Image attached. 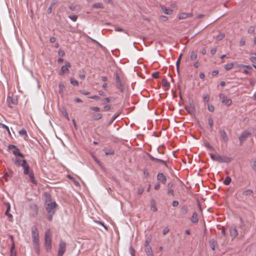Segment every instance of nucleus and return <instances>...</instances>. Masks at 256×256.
I'll return each instance as SVG.
<instances>
[{
	"instance_id": "11",
	"label": "nucleus",
	"mask_w": 256,
	"mask_h": 256,
	"mask_svg": "<svg viewBox=\"0 0 256 256\" xmlns=\"http://www.w3.org/2000/svg\"><path fill=\"white\" fill-rule=\"evenodd\" d=\"M7 103L10 108H12L14 105L17 104L16 100H12L10 96H8L6 100Z\"/></svg>"
},
{
	"instance_id": "26",
	"label": "nucleus",
	"mask_w": 256,
	"mask_h": 256,
	"mask_svg": "<svg viewBox=\"0 0 256 256\" xmlns=\"http://www.w3.org/2000/svg\"><path fill=\"white\" fill-rule=\"evenodd\" d=\"M230 182H231V178L230 176H228L226 178V179L224 182V184L226 186H228L230 184Z\"/></svg>"
},
{
	"instance_id": "14",
	"label": "nucleus",
	"mask_w": 256,
	"mask_h": 256,
	"mask_svg": "<svg viewBox=\"0 0 256 256\" xmlns=\"http://www.w3.org/2000/svg\"><path fill=\"white\" fill-rule=\"evenodd\" d=\"M192 14L190 13L186 12H181L178 15V19L179 20H183L187 18L192 17Z\"/></svg>"
},
{
	"instance_id": "29",
	"label": "nucleus",
	"mask_w": 256,
	"mask_h": 256,
	"mask_svg": "<svg viewBox=\"0 0 256 256\" xmlns=\"http://www.w3.org/2000/svg\"><path fill=\"white\" fill-rule=\"evenodd\" d=\"M62 116L69 120L68 114L66 110H64L62 111Z\"/></svg>"
},
{
	"instance_id": "8",
	"label": "nucleus",
	"mask_w": 256,
	"mask_h": 256,
	"mask_svg": "<svg viewBox=\"0 0 256 256\" xmlns=\"http://www.w3.org/2000/svg\"><path fill=\"white\" fill-rule=\"evenodd\" d=\"M219 98L221 100L222 103L224 104L226 106H230L232 104V100L230 98H228L224 94H219Z\"/></svg>"
},
{
	"instance_id": "35",
	"label": "nucleus",
	"mask_w": 256,
	"mask_h": 256,
	"mask_svg": "<svg viewBox=\"0 0 256 256\" xmlns=\"http://www.w3.org/2000/svg\"><path fill=\"white\" fill-rule=\"evenodd\" d=\"M104 152L106 155H111L114 154V151L113 150H104Z\"/></svg>"
},
{
	"instance_id": "61",
	"label": "nucleus",
	"mask_w": 256,
	"mask_h": 256,
	"mask_svg": "<svg viewBox=\"0 0 256 256\" xmlns=\"http://www.w3.org/2000/svg\"><path fill=\"white\" fill-rule=\"evenodd\" d=\"M90 98L94 99V100H98L99 99L100 97L98 96H92L90 97Z\"/></svg>"
},
{
	"instance_id": "1",
	"label": "nucleus",
	"mask_w": 256,
	"mask_h": 256,
	"mask_svg": "<svg viewBox=\"0 0 256 256\" xmlns=\"http://www.w3.org/2000/svg\"><path fill=\"white\" fill-rule=\"evenodd\" d=\"M44 246L47 252L52 250V234L50 229L46 230L44 234Z\"/></svg>"
},
{
	"instance_id": "40",
	"label": "nucleus",
	"mask_w": 256,
	"mask_h": 256,
	"mask_svg": "<svg viewBox=\"0 0 256 256\" xmlns=\"http://www.w3.org/2000/svg\"><path fill=\"white\" fill-rule=\"evenodd\" d=\"M248 32L250 34H253L254 32V28L253 26H250L248 29Z\"/></svg>"
},
{
	"instance_id": "32",
	"label": "nucleus",
	"mask_w": 256,
	"mask_h": 256,
	"mask_svg": "<svg viewBox=\"0 0 256 256\" xmlns=\"http://www.w3.org/2000/svg\"><path fill=\"white\" fill-rule=\"evenodd\" d=\"M210 248L212 250H214L216 246V242L214 240H212L210 242Z\"/></svg>"
},
{
	"instance_id": "54",
	"label": "nucleus",
	"mask_w": 256,
	"mask_h": 256,
	"mask_svg": "<svg viewBox=\"0 0 256 256\" xmlns=\"http://www.w3.org/2000/svg\"><path fill=\"white\" fill-rule=\"evenodd\" d=\"M240 45L242 46L245 44V40L244 38H242L240 42Z\"/></svg>"
},
{
	"instance_id": "49",
	"label": "nucleus",
	"mask_w": 256,
	"mask_h": 256,
	"mask_svg": "<svg viewBox=\"0 0 256 256\" xmlns=\"http://www.w3.org/2000/svg\"><path fill=\"white\" fill-rule=\"evenodd\" d=\"M58 54L60 56H64L65 55V52L62 50H60L58 51Z\"/></svg>"
},
{
	"instance_id": "60",
	"label": "nucleus",
	"mask_w": 256,
	"mask_h": 256,
	"mask_svg": "<svg viewBox=\"0 0 256 256\" xmlns=\"http://www.w3.org/2000/svg\"><path fill=\"white\" fill-rule=\"evenodd\" d=\"M79 76L82 79H84L86 77L85 74L84 72L80 74Z\"/></svg>"
},
{
	"instance_id": "64",
	"label": "nucleus",
	"mask_w": 256,
	"mask_h": 256,
	"mask_svg": "<svg viewBox=\"0 0 256 256\" xmlns=\"http://www.w3.org/2000/svg\"><path fill=\"white\" fill-rule=\"evenodd\" d=\"M252 168L254 170H256V160L254 162Z\"/></svg>"
},
{
	"instance_id": "42",
	"label": "nucleus",
	"mask_w": 256,
	"mask_h": 256,
	"mask_svg": "<svg viewBox=\"0 0 256 256\" xmlns=\"http://www.w3.org/2000/svg\"><path fill=\"white\" fill-rule=\"evenodd\" d=\"M111 108V106L110 104H106L104 106V111H108L110 110Z\"/></svg>"
},
{
	"instance_id": "12",
	"label": "nucleus",
	"mask_w": 256,
	"mask_h": 256,
	"mask_svg": "<svg viewBox=\"0 0 256 256\" xmlns=\"http://www.w3.org/2000/svg\"><path fill=\"white\" fill-rule=\"evenodd\" d=\"M230 236L233 238H236L238 235V232L236 227H231L230 228Z\"/></svg>"
},
{
	"instance_id": "24",
	"label": "nucleus",
	"mask_w": 256,
	"mask_h": 256,
	"mask_svg": "<svg viewBox=\"0 0 256 256\" xmlns=\"http://www.w3.org/2000/svg\"><path fill=\"white\" fill-rule=\"evenodd\" d=\"M59 93L60 94H63L64 90L65 88V86L62 83L60 82L59 84Z\"/></svg>"
},
{
	"instance_id": "36",
	"label": "nucleus",
	"mask_w": 256,
	"mask_h": 256,
	"mask_svg": "<svg viewBox=\"0 0 256 256\" xmlns=\"http://www.w3.org/2000/svg\"><path fill=\"white\" fill-rule=\"evenodd\" d=\"M70 83L74 86H78V82L77 80H74L73 78L70 79Z\"/></svg>"
},
{
	"instance_id": "3",
	"label": "nucleus",
	"mask_w": 256,
	"mask_h": 256,
	"mask_svg": "<svg viewBox=\"0 0 256 256\" xmlns=\"http://www.w3.org/2000/svg\"><path fill=\"white\" fill-rule=\"evenodd\" d=\"M24 174L28 175L30 182L34 184H37V181L35 178L34 174L32 170H30V166H26L24 169Z\"/></svg>"
},
{
	"instance_id": "2",
	"label": "nucleus",
	"mask_w": 256,
	"mask_h": 256,
	"mask_svg": "<svg viewBox=\"0 0 256 256\" xmlns=\"http://www.w3.org/2000/svg\"><path fill=\"white\" fill-rule=\"evenodd\" d=\"M210 158L214 161H216L218 162H230L231 161V159L230 158L220 156V154H210Z\"/></svg>"
},
{
	"instance_id": "31",
	"label": "nucleus",
	"mask_w": 256,
	"mask_h": 256,
	"mask_svg": "<svg viewBox=\"0 0 256 256\" xmlns=\"http://www.w3.org/2000/svg\"><path fill=\"white\" fill-rule=\"evenodd\" d=\"M250 60L253 63L256 62V53L252 54Z\"/></svg>"
},
{
	"instance_id": "4",
	"label": "nucleus",
	"mask_w": 256,
	"mask_h": 256,
	"mask_svg": "<svg viewBox=\"0 0 256 256\" xmlns=\"http://www.w3.org/2000/svg\"><path fill=\"white\" fill-rule=\"evenodd\" d=\"M32 236L33 242L36 246L39 245V235L38 230L36 226L32 228Z\"/></svg>"
},
{
	"instance_id": "16",
	"label": "nucleus",
	"mask_w": 256,
	"mask_h": 256,
	"mask_svg": "<svg viewBox=\"0 0 256 256\" xmlns=\"http://www.w3.org/2000/svg\"><path fill=\"white\" fill-rule=\"evenodd\" d=\"M162 12L166 14L171 15L173 12V10L172 9L166 8L164 6H161Z\"/></svg>"
},
{
	"instance_id": "58",
	"label": "nucleus",
	"mask_w": 256,
	"mask_h": 256,
	"mask_svg": "<svg viewBox=\"0 0 256 256\" xmlns=\"http://www.w3.org/2000/svg\"><path fill=\"white\" fill-rule=\"evenodd\" d=\"M206 146L210 150L213 149V148L212 147V146L208 143H206Z\"/></svg>"
},
{
	"instance_id": "21",
	"label": "nucleus",
	"mask_w": 256,
	"mask_h": 256,
	"mask_svg": "<svg viewBox=\"0 0 256 256\" xmlns=\"http://www.w3.org/2000/svg\"><path fill=\"white\" fill-rule=\"evenodd\" d=\"M150 210L152 212L157 210L156 204L154 200H152L150 202Z\"/></svg>"
},
{
	"instance_id": "19",
	"label": "nucleus",
	"mask_w": 256,
	"mask_h": 256,
	"mask_svg": "<svg viewBox=\"0 0 256 256\" xmlns=\"http://www.w3.org/2000/svg\"><path fill=\"white\" fill-rule=\"evenodd\" d=\"M248 135H249V133L248 132H244L242 134L240 135V136L239 138V139H240V142L241 144L245 140V139L246 138H248Z\"/></svg>"
},
{
	"instance_id": "38",
	"label": "nucleus",
	"mask_w": 256,
	"mask_h": 256,
	"mask_svg": "<svg viewBox=\"0 0 256 256\" xmlns=\"http://www.w3.org/2000/svg\"><path fill=\"white\" fill-rule=\"evenodd\" d=\"M112 100V98H106L102 100L103 103H109Z\"/></svg>"
},
{
	"instance_id": "15",
	"label": "nucleus",
	"mask_w": 256,
	"mask_h": 256,
	"mask_svg": "<svg viewBox=\"0 0 256 256\" xmlns=\"http://www.w3.org/2000/svg\"><path fill=\"white\" fill-rule=\"evenodd\" d=\"M116 86L120 90L121 92H122V84L120 81V78L119 76L118 75V74H116Z\"/></svg>"
},
{
	"instance_id": "50",
	"label": "nucleus",
	"mask_w": 256,
	"mask_h": 256,
	"mask_svg": "<svg viewBox=\"0 0 256 256\" xmlns=\"http://www.w3.org/2000/svg\"><path fill=\"white\" fill-rule=\"evenodd\" d=\"M10 239H11L12 241V246L11 247V248H10V250L12 251L14 248V237L12 236H10Z\"/></svg>"
},
{
	"instance_id": "62",
	"label": "nucleus",
	"mask_w": 256,
	"mask_h": 256,
	"mask_svg": "<svg viewBox=\"0 0 256 256\" xmlns=\"http://www.w3.org/2000/svg\"><path fill=\"white\" fill-rule=\"evenodd\" d=\"M221 233L224 236L226 235V230H225V228H222V230H221Z\"/></svg>"
},
{
	"instance_id": "39",
	"label": "nucleus",
	"mask_w": 256,
	"mask_h": 256,
	"mask_svg": "<svg viewBox=\"0 0 256 256\" xmlns=\"http://www.w3.org/2000/svg\"><path fill=\"white\" fill-rule=\"evenodd\" d=\"M5 214L7 216H8L9 218V220L10 221H12V214H10L9 213V210H6V212H5Z\"/></svg>"
},
{
	"instance_id": "33",
	"label": "nucleus",
	"mask_w": 256,
	"mask_h": 256,
	"mask_svg": "<svg viewBox=\"0 0 256 256\" xmlns=\"http://www.w3.org/2000/svg\"><path fill=\"white\" fill-rule=\"evenodd\" d=\"M188 212V209H187V208L186 206H183L181 210H180V212L182 214H185L187 213Z\"/></svg>"
},
{
	"instance_id": "27",
	"label": "nucleus",
	"mask_w": 256,
	"mask_h": 256,
	"mask_svg": "<svg viewBox=\"0 0 256 256\" xmlns=\"http://www.w3.org/2000/svg\"><path fill=\"white\" fill-rule=\"evenodd\" d=\"M252 190H247L245 191H244L242 193L243 195L248 196H250L252 194Z\"/></svg>"
},
{
	"instance_id": "44",
	"label": "nucleus",
	"mask_w": 256,
	"mask_h": 256,
	"mask_svg": "<svg viewBox=\"0 0 256 256\" xmlns=\"http://www.w3.org/2000/svg\"><path fill=\"white\" fill-rule=\"evenodd\" d=\"M170 230L168 227L165 228L162 230V234L164 235H166L169 232Z\"/></svg>"
},
{
	"instance_id": "52",
	"label": "nucleus",
	"mask_w": 256,
	"mask_h": 256,
	"mask_svg": "<svg viewBox=\"0 0 256 256\" xmlns=\"http://www.w3.org/2000/svg\"><path fill=\"white\" fill-rule=\"evenodd\" d=\"M216 48H213L210 50V53L212 55L216 53Z\"/></svg>"
},
{
	"instance_id": "9",
	"label": "nucleus",
	"mask_w": 256,
	"mask_h": 256,
	"mask_svg": "<svg viewBox=\"0 0 256 256\" xmlns=\"http://www.w3.org/2000/svg\"><path fill=\"white\" fill-rule=\"evenodd\" d=\"M66 249V244L65 242L60 240L59 244L58 252V256H62Z\"/></svg>"
},
{
	"instance_id": "17",
	"label": "nucleus",
	"mask_w": 256,
	"mask_h": 256,
	"mask_svg": "<svg viewBox=\"0 0 256 256\" xmlns=\"http://www.w3.org/2000/svg\"><path fill=\"white\" fill-rule=\"evenodd\" d=\"M157 179L158 180L162 182L163 184H165L166 180V177L162 173H160L158 174Z\"/></svg>"
},
{
	"instance_id": "28",
	"label": "nucleus",
	"mask_w": 256,
	"mask_h": 256,
	"mask_svg": "<svg viewBox=\"0 0 256 256\" xmlns=\"http://www.w3.org/2000/svg\"><path fill=\"white\" fill-rule=\"evenodd\" d=\"M197 58V54L194 52H192L190 54V59L192 60H195Z\"/></svg>"
},
{
	"instance_id": "43",
	"label": "nucleus",
	"mask_w": 256,
	"mask_h": 256,
	"mask_svg": "<svg viewBox=\"0 0 256 256\" xmlns=\"http://www.w3.org/2000/svg\"><path fill=\"white\" fill-rule=\"evenodd\" d=\"M150 239L146 240L144 242V247H146L148 246H150Z\"/></svg>"
},
{
	"instance_id": "55",
	"label": "nucleus",
	"mask_w": 256,
	"mask_h": 256,
	"mask_svg": "<svg viewBox=\"0 0 256 256\" xmlns=\"http://www.w3.org/2000/svg\"><path fill=\"white\" fill-rule=\"evenodd\" d=\"M160 188V184L159 183L156 184L154 187V190H158Z\"/></svg>"
},
{
	"instance_id": "63",
	"label": "nucleus",
	"mask_w": 256,
	"mask_h": 256,
	"mask_svg": "<svg viewBox=\"0 0 256 256\" xmlns=\"http://www.w3.org/2000/svg\"><path fill=\"white\" fill-rule=\"evenodd\" d=\"M115 30L116 32H123L124 31L123 29H122V28H115Z\"/></svg>"
},
{
	"instance_id": "10",
	"label": "nucleus",
	"mask_w": 256,
	"mask_h": 256,
	"mask_svg": "<svg viewBox=\"0 0 256 256\" xmlns=\"http://www.w3.org/2000/svg\"><path fill=\"white\" fill-rule=\"evenodd\" d=\"M71 66V64L70 62H66L65 66H62L61 68L60 71L59 73L60 74L63 75L66 73L69 72L68 68Z\"/></svg>"
},
{
	"instance_id": "20",
	"label": "nucleus",
	"mask_w": 256,
	"mask_h": 256,
	"mask_svg": "<svg viewBox=\"0 0 256 256\" xmlns=\"http://www.w3.org/2000/svg\"><path fill=\"white\" fill-rule=\"evenodd\" d=\"M190 220L193 223H196L198 222V214L196 212H194L190 218Z\"/></svg>"
},
{
	"instance_id": "22",
	"label": "nucleus",
	"mask_w": 256,
	"mask_h": 256,
	"mask_svg": "<svg viewBox=\"0 0 256 256\" xmlns=\"http://www.w3.org/2000/svg\"><path fill=\"white\" fill-rule=\"evenodd\" d=\"M210 95L208 94H204L202 96L203 100L205 102H208L210 100Z\"/></svg>"
},
{
	"instance_id": "18",
	"label": "nucleus",
	"mask_w": 256,
	"mask_h": 256,
	"mask_svg": "<svg viewBox=\"0 0 256 256\" xmlns=\"http://www.w3.org/2000/svg\"><path fill=\"white\" fill-rule=\"evenodd\" d=\"M144 251L148 256H154L150 246L144 247Z\"/></svg>"
},
{
	"instance_id": "5",
	"label": "nucleus",
	"mask_w": 256,
	"mask_h": 256,
	"mask_svg": "<svg viewBox=\"0 0 256 256\" xmlns=\"http://www.w3.org/2000/svg\"><path fill=\"white\" fill-rule=\"evenodd\" d=\"M14 164L17 166H22L24 169L26 166H28L27 162L24 158H22L20 156H16L15 159L14 160Z\"/></svg>"
},
{
	"instance_id": "41",
	"label": "nucleus",
	"mask_w": 256,
	"mask_h": 256,
	"mask_svg": "<svg viewBox=\"0 0 256 256\" xmlns=\"http://www.w3.org/2000/svg\"><path fill=\"white\" fill-rule=\"evenodd\" d=\"M208 108L210 112H212L214 110V108L212 105L208 104Z\"/></svg>"
},
{
	"instance_id": "46",
	"label": "nucleus",
	"mask_w": 256,
	"mask_h": 256,
	"mask_svg": "<svg viewBox=\"0 0 256 256\" xmlns=\"http://www.w3.org/2000/svg\"><path fill=\"white\" fill-rule=\"evenodd\" d=\"M159 73L158 72H154L152 74V76L154 78H157L159 77Z\"/></svg>"
},
{
	"instance_id": "30",
	"label": "nucleus",
	"mask_w": 256,
	"mask_h": 256,
	"mask_svg": "<svg viewBox=\"0 0 256 256\" xmlns=\"http://www.w3.org/2000/svg\"><path fill=\"white\" fill-rule=\"evenodd\" d=\"M221 136L224 142H226L228 140V136H226V133L224 132H222Z\"/></svg>"
},
{
	"instance_id": "51",
	"label": "nucleus",
	"mask_w": 256,
	"mask_h": 256,
	"mask_svg": "<svg viewBox=\"0 0 256 256\" xmlns=\"http://www.w3.org/2000/svg\"><path fill=\"white\" fill-rule=\"evenodd\" d=\"M156 162L161 163L162 164H166V162L164 160H160V159L156 158Z\"/></svg>"
},
{
	"instance_id": "13",
	"label": "nucleus",
	"mask_w": 256,
	"mask_h": 256,
	"mask_svg": "<svg viewBox=\"0 0 256 256\" xmlns=\"http://www.w3.org/2000/svg\"><path fill=\"white\" fill-rule=\"evenodd\" d=\"M102 114L98 112V113H92V114L91 118L92 120H98L101 119L102 118Z\"/></svg>"
},
{
	"instance_id": "6",
	"label": "nucleus",
	"mask_w": 256,
	"mask_h": 256,
	"mask_svg": "<svg viewBox=\"0 0 256 256\" xmlns=\"http://www.w3.org/2000/svg\"><path fill=\"white\" fill-rule=\"evenodd\" d=\"M8 148L16 156H18L22 158H24V154L20 152V150L16 146L10 144L8 146Z\"/></svg>"
},
{
	"instance_id": "45",
	"label": "nucleus",
	"mask_w": 256,
	"mask_h": 256,
	"mask_svg": "<svg viewBox=\"0 0 256 256\" xmlns=\"http://www.w3.org/2000/svg\"><path fill=\"white\" fill-rule=\"evenodd\" d=\"M208 124L210 126V127L211 128H212L213 126V120L210 118H208Z\"/></svg>"
},
{
	"instance_id": "25",
	"label": "nucleus",
	"mask_w": 256,
	"mask_h": 256,
	"mask_svg": "<svg viewBox=\"0 0 256 256\" xmlns=\"http://www.w3.org/2000/svg\"><path fill=\"white\" fill-rule=\"evenodd\" d=\"M92 7L94 8H103L102 4L100 3V2H98V3L94 4Z\"/></svg>"
},
{
	"instance_id": "59",
	"label": "nucleus",
	"mask_w": 256,
	"mask_h": 256,
	"mask_svg": "<svg viewBox=\"0 0 256 256\" xmlns=\"http://www.w3.org/2000/svg\"><path fill=\"white\" fill-rule=\"evenodd\" d=\"M94 158L95 160V162L99 165V166H100L101 165V162L98 160V158H96L95 156H94Z\"/></svg>"
},
{
	"instance_id": "7",
	"label": "nucleus",
	"mask_w": 256,
	"mask_h": 256,
	"mask_svg": "<svg viewBox=\"0 0 256 256\" xmlns=\"http://www.w3.org/2000/svg\"><path fill=\"white\" fill-rule=\"evenodd\" d=\"M57 204L55 202H50L47 204L46 210L49 214H54L56 212Z\"/></svg>"
},
{
	"instance_id": "53",
	"label": "nucleus",
	"mask_w": 256,
	"mask_h": 256,
	"mask_svg": "<svg viewBox=\"0 0 256 256\" xmlns=\"http://www.w3.org/2000/svg\"><path fill=\"white\" fill-rule=\"evenodd\" d=\"M224 34H221L216 37V40H220L222 39L223 38H224Z\"/></svg>"
},
{
	"instance_id": "23",
	"label": "nucleus",
	"mask_w": 256,
	"mask_h": 256,
	"mask_svg": "<svg viewBox=\"0 0 256 256\" xmlns=\"http://www.w3.org/2000/svg\"><path fill=\"white\" fill-rule=\"evenodd\" d=\"M233 67H234L233 63L228 64L224 66V68L227 70H229L232 69Z\"/></svg>"
},
{
	"instance_id": "34",
	"label": "nucleus",
	"mask_w": 256,
	"mask_h": 256,
	"mask_svg": "<svg viewBox=\"0 0 256 256\" xmlns=\"http://www.w3.org/2000/svg\"><path fill=\"white\" fill-rule=\"evenodd\" d=\"M68 18L73 22L76 21L78 19V16L76 15H71L68 16Z\"/></svg>"
},
{
	"instance_id": "56",
	"label": "nucleus",
	"mask_w": 256,
	"mask_h": 256,
	"mask_svg": "<svg viewBox=\"0 0 256 256\" xmlns=\"http://www.w3.org/2000/svg\"><path fill=\"white\" fill-rule=\"evenodd\" d=\"M178 202L177 201V200H174L172 203V206H178Z\"/></svg>"
},
{
	"instance_id": "48",
	"label": "nucleus",
	"mask_w": 256,
	"mask_h": 256,
	"mask_svg": "<svg viewBox=\"0 0 256 256\" xmlns=\"http://www.w3.org/2000/svg\"><path fill=\"white\" fill-rule=\"evenodd\" d=\"M1 128H6L8 132L10 133V130H9V128L8 126H6V125H5L4 124H1Z\"/></svg>"
},
{
	"instance_id": "57",
	"label": "nucleus",
	"mask_w": 256,
	"mask_h": 256,
	"mask_svg": "<svg viewBox=\"0 0 256 256\" xmlns=\"http://www.w3.org/2000/svg\"><path fill=\"white\" fill-rule=\"evenodd\" d=\"M56 40V38L55 37H54V36L51 37L50 38V41L52 43H53V42H55Z\"/></svg>"
},
{
	"instance_id": "47",
	"label": "nucleus",
	"mask_w": 256,
	"mask_h": 256,
	"mask_svg": "<svg viewBox=\"0 0 256 256\" xmlns=\"http://www.w3.org/2000/svg\"><path fill=\"white\" fill-rule=\"evenodd\" d=\"M168 194L169 195H170V196H174V190L170 188H169L168 190Z\"/></svg>"
},
{
	"instance_id": "37",
	"label": "nucleus",
	"mask_w": 256,
	"mask_h": 256,
	"mask_svg": "<svg viewBox=\"0 0 256 256\" xmlns=\"http://www.w3.org/2000/svg\"><path fill=\"white\" fill-rule=\"evenodd\" d=\"M90 110L94 112H98L100 111V108L98 106H91Z\"/></svg>"
}]
</instances>
